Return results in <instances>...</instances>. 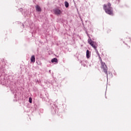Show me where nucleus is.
<instances>
[{"instance_id": "8", "label": "nucleus", "mask_w": 131, "mask_h": 131, "mask_svg": "<svg viewBox=\"0 0 131 131\" xmlns=\"http://www.w3.org/2000/svg\"><path fill=\"white\" fill-rule=\"evenodd\" d=\"M51 62L52 63H54V62L55 63H58V59L56 58H54L51 60Z\"/></svg>"}, {"instance_id": "9", "label": "nucleus", "mask_w": 131, "mask_h": 131, "mask_svg": "<svg viewBox=\"0 0 131 131\" xmlns=\"http://www.w3.org/2000/svg\"><path fill=\"white\" fill-rule=\"evenodd\" d=\"M64 6H65L66 8H68V7H69V3H68V2L66 1L64 2Z\"/></svg>"}, {"instance_id": "1", "label": "nucleus", "mask_w": 131, "mask_h": 131, "mask_svg": "<svg viewBox=\"0 0 131 131\" xmlns=\"http://www.w3.org/2000/svg\"><path fill=\"white\" fill-rule=\"evenodd\" d=\"M103 9L106 14H108V15H111L112 16L113 15V10L112 9V7H111V4L110 3H108L107 6L104 5Z\"/></svg>"}, {"instance_id": "3", "label": "nucleus", "mask_w": 131, "mask_h": 131, "mask_svg": "<svg viewBox=\"0 0 131 131\" xmlns=\"http://www.w3.org/2000/svg\"><path fill=\"white\" fill-rule=\"evenodd\" d=\"M88 43H89L92 47L94 48V49H95L96 50V51L97 50V46L96 44V42H95L94 41L92 40V39L90 38L88 39Z\"/></svg>"}, {"instance_id": "10", "label": "nucleus", "mask_w": 131, "mask_h": 131, "mask_svg": "<svg viewBox=\"0 0 131 131\" xmlns=\"http://www.w3.org/2000/svg\"><path fill=\"white\" fill-rule=\"evenodd\" d=\"M29 100L30 103H32V98H31V97H30L29 98Z\"/></svg>"}, {"instance_id": "4", "label": "nucleus", "mask_w": 131, "mask_h": 131, "mask_svg": "<svg viewBox=\"0 0 131 131\" xmlns=\"http://www.w3.org/2000/svg\"><path fill=\"white\" fill-rule=\"evenodd\" d=\"M53 12L55 15H61V14H62L63 11L60 10V9H59V8H55L53 10Z\"/></svg>"}, {"instance_id": "5", "label": "nucleus", "mask_w": 131, "mask_h": 131, "mask_svg": "<svg viewBox=\"0 0 131 131\" xmlns=\"http://www.w3.org/2000/svg\"><path fill=\"white\" fill-rule=\"evenodd\" d=\"M36 10L37 11V12L41 11V8H40V7L38 6V5L36 6Z\"/></svg>"}, {"instance_id": "2", "label": "nucleus", "mask_w": 131, "mask_h": 131, "mask_svg": "<svg viewBox=\"0 0 131 131\" xmlns=\"http://www.w3.org/2000/svg\"><path fill=\"white\" fill-rule=\"evenodd\" d=\"M101 68L103 70L105 74H106L107 77H108V73H107V70L108 69V68H107V66L104 62H103V61L101 62Z\"/></svg>"}, {"instance_id": "6", "label": "nucleus", "mask_w": 131, "mask_h": 131, "mask_svg": "<svg viewBox=\"0 0 131 131\" xmlns=\"http://www.w3.org/2000/svg\"><path fill=\"white\" fill-rule=\"evenodd\" d=\"M31 62H32L34 63L35 62V57H34V55H32L31 57Z\"/></svg>"}, {"instance_id": "7", "label": "nucleus", "mask_w": 131, "mask_h": 131, "mask_svg": "<svg viewBox=\"0 0 131 131\" xmlns=\"http://www.w3.org/2000/svg\"><path fill=\"white\" fill-rule=\"evenodd\" d=\"M90 51H89V50H86V58L88 59H89L90 57Z\"/></svg>"}]
</instances>
